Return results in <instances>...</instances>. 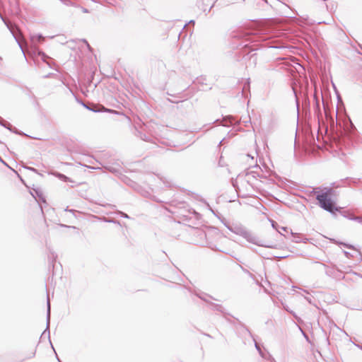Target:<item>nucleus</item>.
Segmentation results:
<instances>
[{
    "label": "nucleus",
    "instance_id": "obj_1",
    "mask_svg": "<svg viewBox=\"0 0 362 362\" xmlns=\"http://www.w3.org/2000/svg\"><path fill=\"white\" fill-rule=\"evenodd\" d=\"M226 227L232 233L242 236L244 238L247 242L252 243L254 245L268 247V248H276V245L273 244H267L262 242L259 239L256 235L252 233L250 230H248L244 226L240 223H225Z\"/></svg>",
    "mask_w": 362,
    "mask_h": 362
},
{
    "label": "nucleus",
    "instance_id": "obj_2",
    "mask_svg": "<svg viewBox=\"0 0 362 362\" xmlns=\"http://www.w3.org/2000/svg\"><path fill=\"white\" fill-rule=\"evenodd\" d=\"M316 194V199L318 201L319 206L324 210L334 214L335 211L339 210V208L335 206L334 202L332 200L333 189L332 188H325L323 191H315Z\"/></svg>",
    "mask_w": 362,
    "mask_h": 362
},
{
    "label": "nucleus",
    "instance_id": "obj_3",
    "mask_svg": "<svg viewBox=\"0 0 362 362\" xmlns=\"http://www.w3.org/2000/svg\"><path fill=\"white\" fill-rule=\"evenodd\" d=\"M245 179L241 174H240L235 181L233 183V187L235 188L238 193H242L243 197H247L252 194L255 187L253 184L245 182Z\"/></svg>",
    "mask_w": 362,
    "mask_h": 362
},
{
    "label": "nucleus",
    "instance_id": "obj_4",
    "mask_svg": "<svg viewBox=\"0 0 362 362\" xmlns=\"http://www.w3.org/2000/svg\"><path fill=\"white\" fill-rule=\"evenodd\" d=\"M325 268V274L332 278L335 279H344V272L341 270L339 267H337L336 265H333L332 267H328L324 264Z\"/></svg>",
    "mask_w": 362,
    "mask_h": 362
},
{
    "label": "nucleus",
    "instance_id": "obj_5",
    "mask_svg": "<svg viewBox=\"0 0 362 362\" xmlns=\"http://www.w3.org/2000/svg\"><path fill=\"white\" fill-rule=\"evenodd\" d=\"M247 180L245 182H250L257 187V182L258 181L259 173L255 170H249L245 174L241 175Z\"/></svg>",
    "mask_w": 362,
    "mask_h": 362
},
{
    "label": "nucleus",
    "instance_id": "obj_6",
    "mask_svg": "<svg viewBox=\"0 0 362 362\" xmlns=\"http://www.w3.org/2000/svg\"><path fill=\"white\" fill-rule=\"evenodd\" d=\"M47 317H46V329H45V331L42 332V335H41V338L44 336L46 335V334H47V337L48 339H49V334H50V332H49V323H50V301H49V296H47Z\"/></svg>",
    "mask_w": 362,
    "mask_h": 362
},
{
    "label": "nucleus",
    "instance_id": "obj_7",
    "mask_svg": "<svg viewBox=\"0 0 362 362\" xmlns=\"http://www.w3.org/2000/svg\"><path fill=\"white\" fill-rule=\"evenodd\" d=\"M90 110L93 112H107L118 114V112L113 110L107 109L102 105H93L92 107V109H90Z\"/></svg>",
    "mask_w": 362,
    "mask_h": 362
},
{
    "label": "nucleus",
    "instance_id": "obj_8",
    "mask_svg": "<svg viewBox=\"0 0 362 362\" xmlns=\"http://www.w3.org/2000/svg\"><path fill=\"white\" fill-rule=\"evenodd\" d=\"M235 123H238V121H236L232 116H227L223 117L222 121L220 122L221 125L226 127H228Z\"/></svg>",
    "mask_w": 362,
    "mask_h": 362
},
{
    "label": "nucleus",
    "instance_id": "obj_9",
    "mask_svg": "<svg viewBox=\"0 0 362 362\" xmlns=\"http://www.w3.org/2000/svg\"><path fill=\"white\" fill-rule=\"evenodd\" d=\"M290 233L293 237L292 241L294 243H306V240H308L307 238H303L300 234L293 233L291 230H290Z\"/></svg>",
    "mask_w": 362,
    "mask_h": 362
},
{
    "label": "nucleus",
    "instance_id": "obj_10",
    "mask_svg": "<svg viewBox=\"0 0 362 362\" xmlns=\"http://www.w3.org/2000/svg\"><path fill=\"white\" fill-rule=\"evenodd\" d=\"M31 42L36 45L37 43H41L44 41L45 37L41 34H33L30 36Z\"/></svg>",
    "mask_w": 362,
    "mask_h": 362
},
{
    "label": "nucleus",
    "instance_id": "obj_11",
    "mask_svg": "<svg viewBox=\"0 0 362 362\" xmlns=\"http://www.w3.org/2000/svg\"><path fill=\"white\" fill-rule=\"evenodd\" d=\"M0 124L1 126L4 127L5 128L8 129L11 132H14L16 134H20V133L18 132L17 129H13L12 125L9 122H6V121L4 120L3 119H1V118H0Z\"/></svg>",
    "mask_w": 362,
    "mask_h": 362
},
{
    "label": "nucleus",
    "instance_id": "obj_12",
    "mask_svg": "<svg viewBox=\"0 0 362 362\" xmlns=\"http://www.w3.org/2000/svg\"><path fill=\"white\" fill-rule=\"evenodd\" d=\"M53 175H54L56 177L59 178V180H61L62 181H64V182H71V179L66 176L65 175L62 174V173H60L59 172H54L52 173Z\"/></svg>",
    "mask_w": 362,
    "mask_h": 362
},
{
    "label": "nucleus",
    "instance_id": "obj_13",
    "mask_svg": "<svg viewBox=\"0 0 362 362\" xmlns=\"http://www.w3.org/2000/svg\"><path fill=\"white\" fill-rule=\"evenodd\" d=\"M62 4L66 6L78 7V4L72 0H59Z\"/></svg>",
    "mask_w": 362,
    "mask_h": 362
},
{
    "label": "nucleus",
    "instance_id": "obj_14",
    "mask_svg": "<svg viewBox=\"0 0 362 362\" xmlns=\"http://www.w3.org/2000/svg\"><path fill=\"white\" fill-rule=\"evenodd\" d=\"M211 308L214 310H217L218 312L223 313V308L221 305L211 303Z\"/></svg>",
    "mask_w": 362,
    "mask_h": 362
},
{
    "label": "nucleus",
    "instance_id": "obj_15",
    "mask_svg": "<svg viewBox=\"0 0 362 362\" xmlns=\"http://www.w3.org/2000/svg\"><path fill=\"white\" fill-rule=\"evenodd\" d=\"M351 220L357 221L358 223L362 224V216H353V218H351Z\"/></svg>",
    "mask_w": 362,
    "mask_h": 362
},
{
    "label": "nucleus",
    "instance_id": "obj_16",
    "mask_svg": "<svg viewBox=\"0 0 362 362\" xmlns=\"http://www.w3.org/2000/svg\"><path fill=\"white\" fill-rule=\"evenodd\" d=\"M104 221L105 222H108V223H117V224H120L119 222L117 220H114V219H108L107 218H104Z\"/></svg>",
    "mask_w": 362,
    "mask_h": 362
},
{
    "label": "nucleus",
    "instance_id": "obj_17",
    "mask_svg": "<svg viewBox=\"0 0 362 362\" xmlns=\"http://www.w3.org/2000/svg\"><path fill=\"white\" fill-rule=\"evenodd\" d=\"M35 354H36V350L35 349V350H33V351L29 354V356H27V357L25 358V359H30V358H34V357H35ZM23 361H24V359H23Z\"/></svg>",
    "mask_w": 362,
    "mask_h": 362
},
{
    "label": "nucleus",
    "instance_id": "obj_18",
    "mask_svg": "<svg viewBox=\"0 0 362 362\" xmlns=\"http://www.w3.org/2000/svg\"><path fill=\"white\" fill-rule=\"evenodd\" d=\"M241 269L246 274H248L249 276H250L251 278H254V275L250 272L247 269H244L243 267H241Z\"/></svg>",
    "mask_w": 362,
    "mask_h": 362
},
{
    "label": "nucleus",
    "instance_id": "obj_19",
    "mask_svg": "<svg viewBox=\"0 0 362 362\" xmlns=\"http://www.w3.org/2000/svg\"><path fill=\"white\" fill-rule=\"evenodd\" d=\"M38 54H39L40 56H42V60H43L44 62H45L46 59L49 58V57H48V56H47V55H46L44 52H38Z\"/></svg>",
    "mask_w": 362,
    "mask_h": 362
},
{
    "label": "nucleus",
    "instance_id": "obj_20",
    "mask_svg": "<svg viewBox=\"0 0 362 362\" xmlns=\"http://www.w3.org/2000/svg\"><path fill=\"white\" fill-rule=\"evenodd\" d=\"M199 298H201L202 300L206 301V302H208V299L206 298L208 297V296L206 294H204V295H201V296H198ZM209 298H211V296H209Z\"/></svg>",
    "mask_w": 362,
    "mask_h": 362
},
{
    "label": "nucleus",
    "instance_id": "obj_21",
    "mask_svg": "<svg viewBox=\"0 0 362 362\" xmlns=\"http://www.w3.org/2000/svg\"><path fill=\"white\" fill-rule=\"evenodd\" d=\"M346 213H347V212L344 211V212H343V216H344V217L348 218H349V219H350V220H351V218H353V216H355L354 214H349V213H348V214L346 215Z\"/></svg>",
    "mask_w": 362,
    "mask_h": 362
},
{
    "label": "nucleus",
    "instance_id": "obj_22",
    "mask_svg": "<svg viewBox=\"0 0 362 362\" xmlns=\"http://www.w3.org/2000/svg\"><path fill=\"white\" fill-rule=\"evenodd\" d=\"M117 214H118L119 215H120V216H122V217H123V218H129V216L127 214H125V213H124V212H122V211H118V212H117Z\"/></svg>",
    "mask_w": 362,
    "mask_h": 362
},
{
    "label": "nucleus",
    "instance_id": "obj_23",
    "mask_svg": "<svg viewBox=\"0 0 362 362\" xmlns=\"http://www.w3.org/2000/svg\"><path fill=\"white\" fill-rule=\"evenodd\" d=\"M255 348L258 351V352L259 353L260 355L262 354V351L259 347V346L258 345V344L255 341Z\"/></svg>",
    "mask_w": 362,
    "mask_h": 362
},
{
    "label": "nucleus",
    "instance_id": "obj_24",
    "mask_svg": "<svg viewBox=\"0 0 362 362\" xmlns=\"http://www.w3.org/2000/svg\"><path fill=\"white\" fill-rule=\"evenodd\" d=\"M81 105L86 109L89 110L90 109H92V107H90L89 105H86V103H84L83 102H81Z\"/></svg>",
    "mask_w": 362,
    "mask_h": 362
},
{
    "label": "nucleus",
    "instance_id": "obj_25",
    "mask_svg": "<svg viewBox=\"0 0 362 362\" xmlns=\"http://www.w3.org/2000/svg\"><path fill=\"white\" fill-rule=\"evenodd\" d=\"M344 254L347 258H350L351 257V254L349 252L344 251Z\"/></svg>",
    "mask_w": 362,
    "mask_h": 362
},
{
    "label": "nucleus",
    "instance_id": "obj_26",
    "mask_svg": "<svg viewBox=\"0 0 362 362\" xmlns=\"http://www.w3.org/2000/svg\"><path fill=\"white\" fill-rule=\"evenodd\" d=\"M293 93H294V95H295L296 98H297L296 93V90L294 89H293ZM296 105H297V108L298 109L299 103H298V98H296Z\"/></svg>",
    "mask_w": 362,
    "mask_h": 362
},
{
    "label": "nucleus",
    "instance_id": "obj_27",
    "mask_svg": "<svg viewBox=\"0 0 362 362\" xmlns=\"http://www.w3.org/2000/svg\"><path fill=\"white\" fill-rule=\"evenodd\" d=\"M280 229H281L282 231H285V232H286V233H288V228H286V227H284V226H282V227H281V228H280Z\"/></svg>",
    "mask_w": 362,
    "mask_h": 362
},
{
    "label": "nucleus",
    "instance_id": "obj_28",
    "mask_svg": "<svg viewBox=\"0 0 362 362\" xmlns=\"http://www.w3.org/2000/svg\"><path fill=\"white\" fill-rule=\"evenodd\" d=\"M342 245H344L345 247H346L347 248H354V246L353 245H348V244H346V243H341Z\"/></svg>",
    "mask_w": 362,
    "mask_h": 362
},
{
    "label": "nucleus",
    "instance_id": "obj_29",
    "mask_svg": "<svg viewBox=\"0 0 362 362\" xmlns=\"http://www.w3.org/2000/svg\"><path fill=\"white\" fill-rule=\"evenodd\" d=\"M83 41L86 44V45H87L88 48L89 49H90V47L89 44L88 43V42H87L86 40H83Z\"/></svg>",
    "mask_w": 362,
    "mask_h": 362
},
{
    "label": "nucleus",
    "instance_id": "obj_30",
    "mask_svg": "<svg viewBox=\"0 0 362 362\" xmlns=\"http://www.w3.org/2000/svg\"><path fill=\"white\" fill-rule=\"evenodd\" d=\"M277 225L276 223H275L274 221H272V226L274 228H276V226Z\"/></svg>",
    "mask_w": 362,
    "mask_h": 362
},
{
    "label": "nucleus",
    "instance_id": "obj_31",
    "mask_svg": "<svg viewBox=\"0 0 362 362\" xmlns=\"http://www.w3.org/2000/svg\"><path fill=\"white\" fill-rule=\"evenodd\" d=\"M82 11H83V13H88V9H87V8H82Z\"/></svg>",
    "mask_w": 362,
    "mask_h": 362
},
{
    "label": "nucleus",
    "instance_id": "obj_32",
    "mask_svg": "<svg viewBox=\"0 0 362 362\" xmlns=\"http://www.w3.org/2000/svg\"><path fill=\"white\" fill-rule=\"evenodd\" d=\"M28 170H31V171H33V172H36V170L33 168H28Z\"/></svg>",
    "mask_w": 362,
    "mask_h": 362
},
{
    "label": "nucleus",
    "instance_id": "obj_33",
    "mask_svg": "<svg viewBox=\"0 0 362 362\" xmlns=\"http://www.w3.org/2000/svg\"><path fill=\"white\" fill-rule=\"evenodd\" d=\"M142 140L144 141H148L147 136H144V137H141Z\"/></svg>",
    "mask_w": 362,
    "mask_h": 362
},
{
    "label": "nucleus",
    "instance_id": "obj_34",
    "mask_svg": "<svg viewBox=\"0 0 362 362\" xmlns=\"http://www.w3.org/2000/svg\"><path fill=\"white\" fill-rule=\"evenodd\" d=\"M2 163H4V165H8L6 164V163L1 158V160H0Z\"/></svg>",
    "mask_w": 362,
    "mask_h": 362
},
{
    "label": "nucleus",
    "instance_id": "obj_35",
    "mask_svg": "<svg viewBox=\"0 0 362 362\" xmlns=\"http://www.w3.org/2000/svg\"><path fill=\"white\" fill-rule=\"evenodd\" d=\"M245 87L247 86L248 88H250V82L247 81V84L245 86Z\"/></svg>",
    "mask_w": 362,
    "mask_h": 362
},
{
    "label": "nucleus",
    "instance_id": "obj_36",
    "mask_svg": "<svg viewBox=\"0 0 362 362\" xmlns=\"http://www.w3.org/2000/svg\"><path fill=\"white\" fill-rule=\"evenodd\" d=\"M247 158H250L252 160H253V157L250 156L249 154L246 155Z\"/></svg>",
    "mask_w": 362,
    "mask_h": 362
},
{
    "label": "nucleus",
    "instance_id": "obj_37",
    "mask_svg": "<svg viewBox=\"0 0 362 362\" xmlns=\"http://www.w3.org/2000/svg\"><path fill=\"white\" fill-rule=\"evenodd\" d=\"M254 168H257V169H259L260 170V167L258 165H255L254 166Z\"/></svg>",
    "mask_w": 362,
    "mask_h": 362
},
{
    "label": "nucleus",
    "instance_id": "obj_38",
    "mask_svg": "<svg viewBox=\"0 0 362 362\" xmlns=\"http://www.w3.org/2000/svg\"><path fill=\"white\" fill-rule=\"evenodd\" d=\"M49 340H50V338L49 339ZM49 342H51V341H49ZM50 344H52V343H50ZM51 345H52V344H51ZM52 347L53 349V351H55V349H54L53 346H52Z\"/></svg>",
    "mask_w": 362,
    "mask_h": 362
},
{
    "label": "nucleus",
    "instance_id": "obj_39",
    "mask_svg": "<svg viewBox=\"0 0 362 362\" xmlns=\"http://www.w3.org/2000/svg\"><path fill=\"white\" fill-rule=\"evenodd\" d=\"M189 23H193V24H194V21L192 20V21H189Z\"/></svg>",
    "mask_w": 362,
    "mask_h": 362
},
{
    "label": "nucleus",
    "instance_id": "obj_40",
    "mask_svg": "<svg viewBox=\"0 0 362 362\" xmlns=\"http://www.w3.org/2000/svg\"><path fill=\"white\" fill-rule=\"evenodd\" d=\"M316 105L317 107H319V103H318V101L316 102Z\"/></svg>",
    "mask_w": 362,
    "mask_h": 362
},
{
    "label": "nucleus",
    "instance_id": "obj_41",
    "mask_svg": "<svg viewBox=\"0 0 362 362\" xmlns=\"http://www.w3.org/2000/svg\"><path fill=\"white\" fill-rule=\"evenodd\" d=\"M40 199L43 201V202H45V200H44L43 197H41Z\"/></svg>",
    "mask_w": 362,
    "mask_h": 362
},
{
    "label": "nucleus",
    "instance_id": "obj_42",
    "mask_svg": "<svg viewBox=\"0 0 362 362\" xmlns=\"http://www.w3.org/2000/svg\"><path fill=\"white\" fill-rule=\"evenodd\" d=\"M278 230L279 233H280L281 235H282V233H281V230Z\"/></svg>",
    "mask_w": 362,
    "mask_h": 362
},
{
    "label": "nucleus",
    "instance_id": "obj_43",
    "mask_svg": "<svg viewBox=\"0 0 362 362\" xmlns=\"http://www.w3.org/2000/svg\"><path fill=\"white\" fill-rule=\"evenodd\" d=\"M324 1H327V0H323Z\"/></svg>",
    "mask_w": 362,
    "mask_h": 362
},
{
    "label": "nucleus",
    "instance_id": "obj_44",
    "mask_svg": "<svg viewBox=\"0 0 362 362\" xmlns=\"http://www.w3.org/2000/svg\"><path fill=\"white\" fill-rule=\"evenodd\" d=\"M0 160H1V158L0 157Z\"/></svg>",
    "mask_w": 362,
    "mask_h": 362
}]
</instances>
